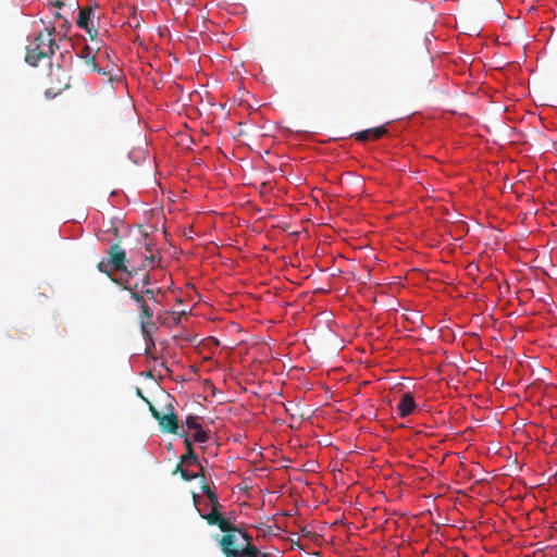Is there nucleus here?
Here are the masks:
<instances>
[{"label":"nucleus","instance_id":"obj_11","mask_svg":"<svg viewBox=\"0 0 557 557\" xmlns=\"http://www.w3.org/2000/svg\"><path fill=\"white\" fill-rule=\"evenodd\" d=\"M139 293H141L144 295V298H146L148 302H152L153 305L160 304L159 296L163 295L161 288H159V287L144 288V289H140Z\"/></svg>","mask_w":557,"mask_h":557},{"label":"nucleus","instance_id":"obj_1","mask_svg":"<svg viewBox=\"0 0 557 557\" xmlns=\"http://www.w3.org/2000/svg\"><path fill=\"white\" fill-rule=\"evenodd\" d=\"M54 27L39 32L26 49L25 61L36 66L41 59L51 57L58 48L53 38Z\"/></svg>","mask_w":557,"mask_h":557},{"label":"nucleus","instance_id":"obj_18","mask_svg":"<svg viewBox=\"0 0 557 557\" xmlns=\"http://www.w3.org/2000/svg\"><path fill=\"white\" fill-rule=\"evenodd\" d=\"M369 132L371 134V139H380L387 133V129L385 126H377L369 128Z\"/></svg>","mask_w":557,"mask_h":557},{"label":"nucleus","instance_id":"obj_8","mask_svg":"<svg viewBox=\"0 0 557 557\" xmlns=\"http://www.w3.org/2000/svg\"><path fill=\"white\" fill-rule=\"evenodd\" d=\"M141 248H144L145 251L149 253V255H145L144 260L141 261V262L146 263V268H147L149 264H153L157 260V257L153 253L154 245L152 244L151 240L148 239L147 233L141 235L139 249H141Z\"/></svg>","mask_w":557,"mask_h":557},{"label":"nucleus","instance_id":"obj_27","mask_svg":"<svg viewBox=\"0 0 557 557\" xmlns=\"http://www.w3.org/2000/svg\"><path fill=\"white\" fill-rule=\"evenodd\" d=\"M140 283H141V289H144V288H150L149 286H150V284H151V281H150V276H149V274H146V275L143 277V280L140 281Z\"/></svg>","mask_w":557,"mask_h":557},{"label":"nucleus","instance_id":"obj_14","mask_svg":"<svg viewBox=\"0 0 557 557\" xmlns=\"http://www.w3.org/2000/svg\"><path fill=\"white\" fill-rule=\"evenodd\" d=\"M186 467L197 466L199 465V459L195 453V450L186 451V454L181 456L180 459Z\"/></svg>","mask_w":557,"mask_h":557},{"label":"nucleus","instance_id":"obj_7","mask_svg":"<svg viewBox=\"0 0 557 557\" xmlns=\"http://www.w3.org/2000/svg\"><path fill=\"white\" fill-rule=\"evenodd\" d=\"M236 536L232 533L225 534L220 540V546L225 557H237L238 548H234Z\"/></svg>","mask_w":557,"mask_h":557},{"label":"nucleus","instance_id":"obj_9","mask_svg":"<svg viewBox=\"0 0 557 557\" xmlns=\"http://www.w3.org/2000/svg\"><path fill=\"white\" fill-rule=\"evenodd\" d=\"M79 58L85 60V64L87 67H89L91 71H97L102 75H107L108 73L103 71L102 69H99L95 61V55L92 54V50L89 46L83 47V49L78 53Z\"/></svg>","mask_w":557,"mask_h":557},{"label":"nucleus","instance_id":"obj_5","mask_svg":"<svg viewBox=\"0 0 557 557\" xmlns=\"http://www.w3.org/2000/svg\"><path fill=\"white\" fill-rule=\"evenodd\" d=\"M94 17L95 9L91 7H86L79 9L78 16L76 20L77 26L82 29H85L91 38H94L97 34V30L92 23Z\"/></svg>","mask_w":557,"mask_h":557},{"label":"nucleus","instance_id":"obj_3","mask_svg":"<svg viewBox=\"0 0 557 557\" xmlns=\"http://www.w3.org/2000/svg\"><path fill=\"white\" fill-rule=\"evenodd\" d=\"M163 397L165 403L162 411H159L152 404H149V410L163 432L180 434L178 420L173 406L174 399L169 394Z\"/></svg>","mask_w":557,"mask_h":557},{"label":"nucleus","instance_id":"obj_22","mask_svg":"<svg viewBox=\"0 0 557 557\" xmlns=\"http://www.w3.org/2000/svg\"><path fill=\"white\" fill-rule=\"evenodd\" d=\"M356 139L359 141H367V140L371 139V134H370L369 129H364L362 132L357 133Z\"/></svg>","mask_w":557,"mask_h":557},{"label":"nucleus","instance_id":"obj_21","mask_svg":"<svg viewBox=\"0 0 557 557\" xmlns=\"http://www.w3.org/2000/svg\"><path fill=\"white\" fill-rule=\"evenodd\" d=\"M356 139L359 141H367V140L371 139V134H370L369 129H364L362 132L357 133Z\"/></svg>","mask_w":557,"mask_h":557},{"label":"nucleus","instance_id":"obj_25","mask_svg":"<svg viewBox=\"0 0 557 557\" xmlns=\"http://www.w3.org/2000/svg\"><path fill=\"white\" fill-rule=\"evenodd\" d=\"M184 463L180 460V462L176 465V467L174 468L172 474H177L180 473L181 476L183 475V473L187 470L184 468Z\"/></svg>","mask_w":557,"mask_h":557},{"label":"nucleus","instance_id":"obj_10","mask_svg":"<svg viewBox=\"0 0 557 557\" xmlns=\"http://www.w3.org/2000/svg\"><path fill=\"white\" fill-rule=\"evenodd\" d=\"M243 537L246 540L247 544L245 547L237 550V557H252L256 556V554L259 552V549L250 544L251 537L244 532Z\"/></svg>","mask_w":557,"mask_h":557},{"label":"nucleus","instance_id":"obj_16","mask_svg":"<svg viewBox=\"0 0 557 557\" xmlns=\"http://www.w3.org/2000/svg\"><path fill=\"white\" fill-rule=\"evenodd\" d=\"M113 282L122 285L123 289L129 292V295H131L132 299H133V293L140 292V289H141V283L140 282L135 283L133 286L129 285L127 281L120 282L119 280H113Z\"/></svg>","mask_w":557,"mask_h":557},{"label":"nucleus","instance_id":"obj_2","mask_svg":"<svg viewBox=\"0 0 557 557\" xmlns=\"http://www.w3.org/2000/svg\"><path fill=\"white\" fill-rule=\"evenodd\" d=\"M107 256L114 271L127 273L128 276H136L146 269L145 262L136 264V256L132 250L127 258L125 250L119 244L111 245Z\"/></svg>","mask_w":557,"mask_h":557},{"label":"nucleus","instance_id":"obj_26","mask_svg":"<svg viewBox=\"0 0 557 557\" xmlns=\"http://www.w3.org/2000/svg\"><path fill=\"white\" fill-rule=\"evenodd\" d=\"M197 467L199 468V471L195 472V474H199V476H196V479H198L200 482L206 481V474H205L203 467L200 463L197 465Z\"/></svg>","mask_w":557,"mask_h":557},{"label":"nucleus","instance_id":"obj_17","mask_svg":"<svg viewBox=\"0 0 557 557\" xmlns=\"http://www.w3.org/2000/svg\"><path fill=\"white\" fill-rule=\"evenodd\" d=\"M201 483V491L207 495L210 503L212 505H219L218 496L215 493H213L210 488V486L206 483V481L200 482Z\"/></svg>","mask_w":557,"mask_h":557},{"label":"nucleus","instance_id":"obj_19","mask_svg":"<svg viewBox=\"0 0 557 557\" xmlns=\"http://www.w3.org/2000/svg\"><path fill=\"white\" fill-rule=\"evenodd\" d=\"M185 424L188 430L196 431L201 428V424L197 421V417H195V416H188L186 418Z\"/></svg>","mask_w":557,"mask_h":557},{"label":"nucleus","instance_id":"obj_13","mask_svg":"<svg viewBox=\"0 0 557 557\" xmlns=\"http://www.w3.org/2000/svg\"><path fill=\"white\" fill-rule=\"evenodd\" d=\"M97 269H98L99 272L106 274L112 281L114 280L113 276H112V273H113L114 269L111 265V263H110L108 258L107 259H102L100 262H98Z\"/></svg>","mask_w":557,"mask_h":557},{"label":"nucleus","instance_id":"obj_6","mask_svg":"<svg viewBox=\"0 0 557 557\" xmlns=\"http://www.w3.org/2000/svg\"><path fill=\"white\" fill-rule=\"evenodd\" d=\"M416 408L414 398L411 393H405L397 406L399 416L401 418L408 417Z\"/></svg>","mask_w":557,"mask_h":557},{"label":"nucleus","instance_id":"obj_29","mask_svg":"<svg viewBox=\"0 0 557 557\" xmlns=\"http://www.w3.org/2000/svg\"><path fill=\"white\" fill-rule=\"evenodd\" d=\"M252 557H268L265 553H261L260 550L256 554V556Z\"/></svg>","mask_w":557,"mask_h":557},{"label":"nucleus","instance_id":"obj_20","mask_svg":"<svg viewBox=\"0 0 557 557\" xmlns=\"http://www.w3.org/2000/svg\"><path fill=\"white\" fill-rule=\"evenodd\" d=\"M208 440L207 433L203 431L202 426L195 431L193 434V441L197 443H205Z\"/></svg>","mask_w":557,"mask_h":557},{"label":"nucleus","instance_id":"obj_15","mask_svg":"<svg viewBox=\"0 0 557 557\" xmlns=\"http://www.w3.org/2000/svg\"><path fill=\"white\" fill-rule=\"evenodd\" d=\"M216 525L219 527V529L221 531L226 532V534L232 533V532H239V529L236 525L232 524L223 517L220 519V521Z\"/></svg>","mask_w":557,"mask_h":557},{"label":"nucleus","instance_id":"obj_28","mask_svg":"<svg viewBox=\"0 0 557 557\" xmlns=\"http://www.w3.org/2000/svg\"><path fill=\"white\" fill-rule=\"evenodd\" d=\"M137 396L140 397L148 406H149V404H152L151 401H149V399L147 397L144 396L140 388H137Z\"/></svg>","mask_w":557,"mask_h":557},{"label":"nucleus","instance_id":"obj_12","mask_svg":"<svg viewBox=\"0 0 557 557\" xmlns=\"http://www.w3.org/2000/svg\"><path fill=\"white\" fill-rule=\"evenodd\" d=\"M221 505H212V510L209 513L202 515L201 517L208 522L210 525H216L222 518L219 512V507Z\"/></svg>","mask_w":557,"mask_h":557},{"label":"nucleus","instance_id":"obj_30","mask_svg":"<svg viewBox=\"0 0 557 557\" xmlns=\"http://www.w3.org/2000/svg\"><path fill=\"white\" fill-rule=\"evenodd\" d=\"M54 5H55L57 8H61V7L63 5L62 0H55Z\"/></svg>","mask_w":557,"mask_h":557},{"label":"nucleus","instance_id":"obj_23","mask_svg":"<svg viewBox=\"0 0 557 557\" xmlns=\"http://www.w3.org/2000/svg\"><path fill=\"white\" fill-rule=\"evenodd\" d=\"M178 435L184 437V444L186 447V451L194 450L191 440L185 433H180Z\"/></svg>","mask_w":557,"mask_h":557},{"label":"nucleus","instance_id":"obj_4","mask_svg":"<svg viewBox=\"0 0 557 557\" xmlns=\"http://www.w3.org/2000/svg\"><path fill=\"white\" fill-rule=\"evenodd\" d=\"M133 300L136 302L138 309L140 310L139 320L141 333L145 337H150L151 334L157 330L156 323L151 322L153 317V309L147 299L144 298V295L139 292L133 293Z\"/></svg>","mask_w":557,"mask_h":557},{"label":"nucleus","instance_id":"obj_24","mask_svg":"<svg viewBox=\"0 0 557 557\" xmlns=\"http://www.w3.org/2000/svg\"><path fill=\"white\" fill-rule=\"evenodd\" d=\"M196 476H199V474H195L194 472H189L188 470H186L181 478L184 481L189 482L196 480Z\"/></svg>","mask_w":557,"mask_h":557}]
</instances>
